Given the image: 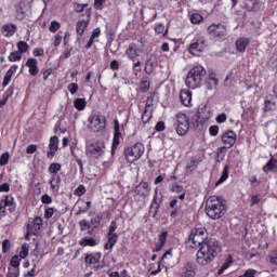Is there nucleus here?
<instances>
[{"label":"nucleus","mask_w":277,"mask_h":277,"mask_svg":"<svg viewBox=\"0 0 277 277\" xmlns=\"http://www.w3.org/2000/svg\"><path fill=\"white\" fill-rule=\"evenodd\" d=\"M186 243L193 250H198L196 254V263L202 267L213 263L217 254L222 252L220 241L215 238H209L205 227L193 228Z\"/></svg>","instance_id":"obj_1"},{"label":"nucleus","mask_w":277,"mask_h":277,"mask_svg":"<svg viewBox=\"0 0 277 277\" xmlns=\"http://www.w3.org/2000/svg\"><path fill=\"white\" fill-rule=\"evenodd\" d=\"M227 208L219 196H210L206 201V214L210 220H220L226 215Z\"/></svg>","instance_id":"obj_2"},{"label":"nucleus","mask_w":277,"mask_h":277,"mask_svg":"<svg viewBox=\"0 0 277 277\" xmlns=\"http://www.w3.org/2000/svg\"><path fill=\"white\" fill-rule=\"evenodd\" d=\"M205 77H207V69L202 65H194L186 76L185 84L189 90H196L202 85Z\"/></svg>","instance_id":"obj_3"},{"label":"nucleus","mask_w":277,"mask_h":277,"mask_svg":"<svg viewBox=\"0 0 277 277\" xmlns=\"http://www.w3.org/2000/svg\"><path fill=\"white\" fill-rule=\"evenodd\" d=\"M146 147L144 143L136 142L132 145H129L124 148V157L128 163H135V161H140L142 159Z\"/></svg>","instance_id":"obj_4"},{"label":"nucleus","mask_w":277,"mask_h":277,"mask_svg":"<svg viewBox=\"0 0 277 277\" xmlns=\"http://www.w3.org/2000/svg\"><path fill=\"white\" fill-rule=\"evenodd\" d=\"M207 34L214 42H222L223 40H226V36H228V28L222 23H213L208 26Z\"/></svg>","instance_id":"obj_5"},{"label":"nucleus","mask_w":277,"mask_h":277,"mask_svg":"<svg viewBox=\"0 0 277 277\" xmlns=\"http://www.w3.org/2000/svg\"><path fill=\"white\" fill-rule=\"evenodd\" d=\"M189 117L184 113H179L176 115L173 127L175 129V132L180 135V137H184V135H187V133H189Z\"/></svg>","instance_id":"obj_6"},{"label":"nucleus","mask_w":277,"mask_h":277,"mask_svg":"<svg viewBox=\"0 0 277 277\" xmlns=\"http://www.w3.org/2000/svg\"><path fill=\"white\" fill-rule=\"evenodd\" d=\"M90 129L94 131V133H103L107 129V118L105 115H93L90 118Z\"/></svg>","instance_id":"obj_7"},{"label":"nucleus","mask_w":277,"mask_h":277,"mask_svg":"<svg viewBox=\"0 0 277 277\" xmlns=\"http://www.w3.org/2000/svg\"><path fill=\"white\" fill-rule=\"evenodd\" d=\"M8 211L9 213H14L16 211V202L14 201V197L6 195L0 200V217H5Z\"/></svg>","instance_id":"obj_8"},{"label":"nucleus","mask_w":277,"mask_h":277,"mask_svg":"<svg viewBox=\"0 0 277 277\" xmlns=\"http://www.w3.org/2000/svg\"><path fill=\"white\" fill-rule=\"evenodd\" d=\"M197 120L194 123V127H200V124H207L211 118H213V111L207 105H203L198 108Z\"/></svg>","instance_id":"obj_9"},{"label":"nucleus","mask_w":277,"mask_h":277,"mask_svg":"<svg viewBox=\"0 0 277 277\" xmlns=\"http://www.w3.org/2000/svg\"><path fill=\"white\" fill-rule=\"evenodd\" d=\"M206 48L207 39H205V37H197L188 45V53H190V55H200Z\"/></svg>","instance_id":"obj_10"},{"label":"nucleus","mask_w":277,"mask_h":277,"mask_svg":"<svg viewBox=\"0 0 277 277\" xmlns=\"http://www.w3.org/2000/svg\"><path fill=\"white\" fill-rule=\"evenodd\" d=\"M85 16H87V19H80L76 23V34L78 38H81V36L85 34V30L90 25V21L92 18V9L85 10Z\"/></svg>","instance_id":"obj_11"},{"label":"nucleus","mask_w":277,"mask_h":277,"mask_svg":"<svg viewBox=\"0 0 277 277\" xmlns=\"http://www.w3.org/2000/svg\"><path fill=\"white\" fill-rule=\"evenodd\" d=\"M142 53H144V48L140 47L137 43H130L126 50V55L132 62H135V60L142 55Z\"/></svg>","instance_id":"obj_12"},{"label":"nucleus","mask_w":277,"mask_h":277,"mask_svg":"<svg viewBox=\"0 0 277 277\" xmlns=\"http://www.w3.org/2000/svg\"><path fill=\"white\" fill-rule=\"evenodd\" d=\"M221 142L224 144L223 147L225 148H233L237 142V133L235 131H226L222 136H221Z\"/></svg>","instance_id":"obj_13"},{"label":"nucleus","mask_w":277,"mask_h":277,"mask_svg":"<svg viewBox=\"0 0 277 277\" xmlns=\"http://www.w3.org/2000/svg\"><path fill=\"white\" fill-rule=\"evenodd\" d=\"M115 123V132L113 137V144H111V155L116 153L118 149V146H120V140H122V133L120 132V122L118 119L114 120Z\"/></svg>","instance_id":"obj_14"},{"label":"nucleus","mask_w":277,"mask_h":277,"mask_svg":"<svg viewBox=\"0 0 277 277\" xmlns=\"http://www.w3.org/2000/svg\"><path fill=\"white\" fill-rule=\"evenodd\" d=\"M101 256H103L101 252L87 253L84 256V263L87 265H94L93 269L96 272L101 269V266L98 265V263H101Z\"/></svg>","instance_id":"obj_15"},{"label":"nucleus","mask_w":277,"mask_h":277,"mask_svg":"<svg viewBox=\"0 0 277 277\" xmlns=\"http://www.w3.org/2000/svg\"><path fill=\"white\" fill-rule=\"evenodd\" d=\"M103 148H105V143L103 142L90 144L87 147V155H90V157H95V159H98V157L103 155Z\"/></svg>","instance_id":"obj_16"},{"label":"nucleus","mask_w":277,"mask_h":277,"mask_svg":"<svg viewBox=\"0 0 277 277\" xmlns=\"http://www.w3.org/2000/svg\"><path fill=\"white\" fill-rule=\"evenodd\" d=\"M42 228V217L36 216L26 225V230H31L32 235H39Z\"/></svg>","instance_id":"obj_17"},{"label":"nucleus","mask_w":277,"mask_h":277,"mask_svg":"<svg viewBox=\"0 0 277 277\" xmlns=\"http://www.w3.org/2000/svg\"><path fill=\"white\" fill-rule=\"evenodd\" d=\"M57 150H60V138L57 136H51L49 142V150L47 153L48 159H53Z\"/></svg>","instance_id":"obj_18"},{"label":"nucleus","mask_w":277,"mask_h":277,"mask_svg":"<svg viewBox=\"0 0 277 277\" xmlns=\"http://www.w3.org/2000/svg\"><path fill=\"white\" fill-rule=\"evenodd\" d=\"M134 193L141 198H146L150 196V185H148V182H141L135 186Z\"/></svg>","instance_id":"obj_19"},{"label":"nucleus","mask_w":277,"mask_h":277,"mask_svg":"<svg viewBox=\"0 0 277 277\" xmlns=\"http://www.w3.org/2000/svg\"><path fill=\"white\" fill-rule=\"evenodd\" d=\"M25 66L28 68V72L30 77H38V72H40V68L38 67V60L35 57H30L26 61Z\"/></svg>","instance_id":"obj_20"},{"label":"nucleus","mask_w":277,"mask_h":277,"mask_svg":"<svg viewBox=\"0 0 277 277\" xmlns=\"http://www.w3.org/2000/svg\"><path fill=\"white\" fill-rule=\"evenodd\" d=\"M264 174H277V158L274 156H271L269 160L266 162V164L262 168Z\"/></svg>","instance_id":"obj_21"},{"label":"nucleus","mask_w":277,"mask_h":277,"mask_svg":"<svg viewBox=\"0 0 277 277\" xmlns=\"http://www.w3.org/2000/svg\"><path fill=\"white\" fill-rule=\"evenodd\" d=\"M155 68H157V55L150 54L149 58L145 63L144 71L146 75H153V72H155Z\"/></svg>","instance_id":"obj_22"},{"label":"nucleus","mask_w":277,"mask_h":277,"mask_svg":"<svg viewBox=\"0 0 277 277\" xmlns=\"http://www.w3.org/2000/svg\"><path fill=\"white\" fill-rule=\"evenodd\" d=\"M170 192L172 194H177V198L179 200H185V187H183V185L179 184L177 182H174L173 184L170 185Z\"/></svg>","instance_id":"obj_23"},{"label":"nucleus","mask_w":277,"mask_h":277,"mask_svg":"<svg viewBox=\"0 0 277 277\" xmlns=\"http://www.w3.org/2000/svg\"><path fill=\"white\" fill-rule=\"evenodd\" d=\"M180 100L184 107H192V91L182 89L180 91Z\"/></svg>","instance_id":"obj_24"},{"label":"nucleus","mask_w":277,"mask_h":277,"mask_svg":"<svg viewBox=\"0 0 277 277\" xmlns=\"http://www.w3.org/2000/svg\"><path fill=\"white\" fill-rule=\"evenodd\" d=\"M167 241H168V232H161L158 235V242L156 243V247L153 249V252H161Z\"/></svg>","instance_id":"obj_25"},{"label":"nucleus","mask_w":277,"mask_h":277,"mask_svg":"<svg viewBox=\"0 0 277 277\" xmlns=\"http://www.w3.org/2000/svg\"><path fill=\"white\" fill-rule=\"evenodd\" d=\"M16 70H18V65H12L9 70L4 74V78L2 81V87L8 88L10 85V81H12V77H14Z\"/></svg>","instance_id":"obj_26"},{"label":"nucleus","mask_w":277,"mask_h":277,"mask_svg":"<svg viewBox=\"0 0 277 277\" xmlns=\"http://www.w3.org/2000/svg\"><path fill=\"white\" fill-rule=\"evenodd\" d=\"M107 242L104 246V250H114V246L118 243V239H120V235L118 234H106Z\"/></svg>","instance_id":"obj_27"},{"label":"nucleus","mask_w":277,"mask_h":277,"mask_svg":"<svg viewBox=\"0 0 277 277\" xmlns=\"http://www.w3.org/2000/svg\"><path fill=\"white\" fill-rule=\"evenodd\" d=\"M98 38H101V28L100 27L93 29V31L91 32L89 41L84 45V49L87 51H89V49H92V45L94 44V42H98Z\"/></svg>","instance_id":"obj_28"},{"label":"nucleus","mask_w":277,"mask_h":277,"mask_svg":"<svg viewBox=\"0 0 277 277\" xmlns=\"http://www.w3.org/2000/svg\"><path fill=\"white\" fill-rule=\"evenodd\" d=\"M250 47V39L246 37H240L236 40V51L238 53H246V49Z\"/></svg>","instance_id":"obj_29"},{"label":"nucleus","mask_w":277,"mask_h":277,"mask_svg":"<svg viewBox=\"0 0 277 277\" xmlns=\"http://www.w3.org/2000/svg\"><path fill=\"white\" fill-rule=\"evenodd\" d=\"M1 34L4 38H12L16 34V25L15 24H4L1 28Z\"/></svg>","instance_id":"obj_30"},{"label":"nucleus","mask_w":277,"mask_h":277,"mask_svg":"<svg viewBox=\"0 0 277 277\" xmlns=\"http://www.w3.org/2000/svg\"><path fill=\"white\" fill-rule=\"evenodd\" d=\"M98 241L92 237H84L79 241V246H82V248H94Z\"/></svg>","instance_id":"obj_31"},{"label":"nucleus","mask_w":277,"mask_h":277,"mask_svg":"<svg viewBox=\"0 0 277 277\" xmlns=\"http://www.w3.org/2000/svg\"><path fill=\"white\" fill-rule=\"evenodd\" d=\"M87 105H88V102L83 97H77L76 100H74V107L78 111H83V109H85Z\"/></svg>","instance_id":"obj_32"},{"label":"nucleus","mask_w":277,"mask_h":277,"mask_svg":"<svg viewBox=\"0 0 277 277\" xmlns=\"http://www.w3.org/2000/svg\"><path fill=\"white\" fill-rule=\"evenodd\" d=\"M229 172H230V166H229V164H226V166L223 168L222 174H221L219 181L216 182V185H222V183H224L225 181H227Z\"/></svg>","instance_id":"obj_33"},{"label":"nucleus","mask_w":277,"mask_h":277,"mask_svg":"<svg viewBox=\"0 0 277 277\" xmlns=\"http://www.w3.org/2000/svg\"><path fill=\"white\" fill-rule=\"evenodd\" d=\"M60 183H62V179L60 177V175L54 174V175L51 176L50 187L53 192H54V189L60 188Z\"/></svg>","instance_id":"obj_34"},{"label":"nucleus","mask_w":277,"mask_h":277,"mask_svg":"<svg viewBox=\"0 0 277 277\" xmlns=\"http://www.w3.org/2000/svg\"><path fill=\"white\" fill-rule=\"evenodd\" d=\"M158 194L157 192L155 193L151 203H150V213H153V210L155 209V214L159 213V209L161 208V203L158 201Z\"/></svg>","instance_id":"obj_35"},{"label":"nucleus","mask_w":277,"mask_h":277,"mask_svg":"<svg viewBox=\"0 0 277 277\" xmlns=\"http://www.w3.org/2000/svg\"><path fill=\"white\" fill-rule=\"evenodd\" d=\"M150 90V80L148 78H143L140 84V92L146 94Z\"/></svg>","instance_id":"obj_36"},{"label":"nucleus","mask_w":277,"mask_h":277,"mask_svg":"<svg viewBox=\"0 0 277 277\" xmlns=\"http://www.w3.org/2000/svg\"><path fill=\"white\" fill-rule=\"evenodd\" d=\"M151 118H153V111L148 110V108L145 107L141 118L143 124H148Z\"/></svg>","instance_id":"obj_37"},{"label":"nucleus","mask_w":277,"mask_h":277,"mask_svg":"<svg viewBox=\"0 0 277 277\" xmlns=\"http://www.w3.org/2000/svg\"><path fill=\"white\" fill-rule=\"evenodd\" d=\"M226 149H227V147H224V146L219 147L216 149V161H217V163L224 161V158L226 157Z\"/></svg>","instance_id":"obj_38"},{"label":"nucleus","mask_w":277,"mask_h":277,"mask_svg":"<svg viewBox=\"0 0 277 277\" xmlns=\"http://www.w3.org/2000/svg\"><path fill=\"white\" fill-rule=\"evenodd\" d=\"M101 222H103V215L97 214L91 219L90 225L93 226V230L101 226Z\"/></svg>","instance_id":"obj_39"},{"label":"nucleus","mask_w":277,"mask_h":277,"mask_svg":"<svg viewBox=\"0 0 277 277\" xmlns=\"http://www.w3.org/2000/svg\"><path fill=\"white\" fill-rule=\"evenodd\" d=\"M62 170V164L60 162H53L49 166L48 172L52 175L57 174Z\"/></svg>","instance_id":"obj_40"},{"label":"nucleus","mask_w":277,"mask_h":277,"mask_svg":"<svg viewBox=\"0 0 277 277\" xmlns=\"http://www.w3.org/2000/svg\"><path fill=\"white\" fill-rule=\"evenodd\" d=\"M230 263H233V260L229 255V258L222 264V266L219 268L217 271V275L222 276V274H224V272H226V269H228V267H230Z\"/></svg>","instance_id":"obj_41"},{"label":"nucleus","mask_w":277,"mask_h":277,"mask_svg":"<svg viewBox=\"0 0 277 277\" xmlns=\"http://www.w3.org/2000/svg\"><path fill=\"white\" fill-rule=\"evenodd\" d=\"M17 53H21L23 55L24 53H27L29 51V44L25 41L17 42Z\"/></svg>","instance_id":"obj_42"},{"label":"nucleus","mask_w":277,"mask_h":277,"mask_svg":"<svg viewBox=\"0 0 277 277\" xmlns=\"http://www.w3.org/2000/svg\"><path fill=\"white\" fill-rule=\"evenodd\" d=\"M8 60L9 62H21V60H23V55L18 51H13L10 53Z\"/></svg>","instance_id":"obj_43"},{"label":"nucleus","mask_w":277,"mask_h":277,"mask_svg":"<svg viewBox=\"0 0 277 277\" xmlns=\"http://www.w3.org/2000/svg\"><path fill=\"white\" fill-rule=\"evenodd\" d=\"M202 21H205V17H202V14L200 13H194L190 16V23H193V25H199V23H202Z\"/></svg>","instance_id":"obj_44"},{"label":"nucleus","mask_w":277,"mask_h":277,"mask_svg":"<svg viewBox=\"0 0 277 277\" xmlns=\"http://www.w3.org/2000/svg\"><path fill=\"white\" fill-rule=\"evenodd\" d=\"M55 215V208H50L48 206L44 207V214L43 217L44 220H51Z\"/></svg>","instance_id":"obj_45"},{"label":"nucleus","mask_w":277,"mask_h":277,"mask_svg":"<svg viewBox=\"0 0 277 277\" xmlns=\"http://www.w3.org/2000/svg\"><path fill=\"white\" fill-rule=\"evenodd\" d=\"M27 256H29V245L24 243L22 246V249H21V252L18 254V258L23 260V259H27Z\"/></svg>","instance_id":"obj_46"},{"label":"nucleus","mask_w":277,"mask_h":277,"mask_svg":"<svg viewBox=\"0 0 277 277\" xmlns=\"http://www.w3.org/2000/svg\"><path fill=\"white\" fill-rule=\"evenodd\" d=\"M5 96L0 100V107H3V105H5V103H8V98H10V96H12L14 94V89L12 87L9 88V90L4 93Z\"/></svg>","instance_id":"obj_47"},{"label":"nucleus","mask_w":277,"mask_h":277,"mask_svg":"<svg viewBox=\"0 0 277 277\" xmlns=\"http://www.w3.org/2000/svg\"><path fill=\"white\" fill-rule=\"evenodd\" d=\"M88 3L81 4L78 2H74V10L77 14H81L82 12L85 11V8H88Z\"/></svg>","instance_id":"obj_48"},{"label":"nucleus","mask_w":277,"mask_h":277,"mask_svg":"<svg viewBox=\"0 0 277 277\" xmlns=\"http://www.w3.org/2000/svg\"><path fill=\"white\" fill-rule=\"evenodd\" d=\"M85 192H88L85 186L82 184H79L78 187L74 190V195L81 198V196L85 195Z\"/></svg>","instance_id":"obj_49"},{"label":"nucleus","mask_w":277,"mask_h":277,"mask_svg":"<svg viewBox=\"0 0 277 277\" xmlns=\"http://www.w3.org/2000/svg\"><path fill=\"white\" fill-rule=\"evenodd\" d=\"M10 250H12V242L10 241V239H4L2 241V253L8 254Z\"/></svg>","instance_id":"obj_50"},{"label":"nucleus","mask_w":277,"mask_h":277,"mask_svg":"<svg viewBox=\"0 0 277 277\" xmlns=\"http://www.w3.org/2000/svg\"><path fill=\"white\" fill-rule=\"evenodd\" d=\"M60 27H62V24H60V22L52 21L49 27V31L51 34H55L60 29Z\"/></svg>","instance_id":"obj_51"},{"label":"nucleus","mask_w":277,"mask_h":277,"mask_svg":"<svg viewBox=\"0 0 277 277\" xmlns=\"http://www.w3.org/2000/svg\"><path fill=\"white\" fill-rule=\"evenodd\" d=\"M117 229H118V224L116 223V221H111L108 226L107 235H118V233H116Z\"/></svg>","instance_id":"obj_52"},{"label":"nucleus","mask_w":277,"mask_h":277,"mask_svg":"<svg viewBox=\"0 0 277 277\" xmlns=\"http://www.w3.org/2000/svg\"><path fill=\"white\" fill-rule=\"evenodd\" d=\"M21 261H23L18 255H13L10 265L12 267L18 268L21 266Z\"/></svg>","instance_id":"obj_53"},{"label":"nucleus","mask_w":277,"mask_h":277,"mask_svg":"<svg viewBox=\"0 0 277 277\" xmlns=\"http://www.w3.org/2000/svg\"><path fill=\"white\" fill-rule=\"evenodd\" d=\"M10 161V153L5 151L0 156V166H8Z\"/></svg>","instance_id":"obj_54"},{"label":"nucleus","mask_w":277,"mask_h":277,"mask_svg":"<svg viewBox=\"0 0 277 277\" xmlns=\"http://www.w3.org/2000/svg\"><path fill=\"white\" fill-rule=\"evenodd\" d=\"M155 32L159 36L166 31V26L162 23H156L154 26Z\"/></svg>","instance_id":"obj_55"},{"label":"nucleus","mask_w":277,"mask_h":277,"mask_svg":"<svg viewBox=\"0 0 277 277\" xmlns=\"http://www.w3.org/2000/svg\"><path fill=\"white\" fill-rule=\"evenodd\" d=\"M184 277H196V271L194 269V267L192 265H187V268L184 273Z\"/></svg>","instance_id":"obj_56"},{"label":"nucleus","mask_w":277,"mask_h":277,"mask_svg":"<svg viewBox=\"0 0 277 277\" xmlns=\"http://www.w3.org/2000/svg\"><path fill=\"white\" fill-rule=\"evenodd\" d=\"M79 226H80V230L85 232L89 230V228H91L92 226L90 225V223L88 222V220L83 219L79 222Z\"/></svg>","instance_id":"obj_57"},{"label":"nucleus","mask_w":277,"mask_h":277,"mask_svg":"<svg viewBox=\"0 0 277 277\" xmlns=\"http://www.w3.org/2000/svg\"><path fill=\"white\" fill-rule=\"evenodd\" d=\"M41 202H42V205H52L53 203V197H51L49 194H43L41 196Z\"/></svg>","instance_id":"obj_58"},{"label":"nucleus","mask_w":277,"mask_h":277,"mask_svg":"<svg viewBox=\"0 0 277 277\" xmlns=\"http://www.w3.org/2000/svg\"><path fill=\"white\" fill-rule=\"evenodd\" d=\"M269 264L271 265H277V250H274L268 255Z\"/></svg>","instance_id":"obj_59"},{"label":"nucleus","mask_w":277,"mask_h":277,"mask_svg":"<svg viewBox=\"0 0 277 277\" xmlns=\"http://www.w3.org/2000/svg\"><path fill=\"white\" fill-rule=\"evenodd\" d=\"M155 92H151L149 93V96L147 97V101H146V104H145V107L150 109V107H153V103L155 101Z\"/></svg>","instance_id":"obj_60"},{"label":"nucleus","mask_w":277,"mask_h":277,"mask_svg":"<svg viewBox=\"0 0 277 277\" xmlns=\"http://www.w3.org/2000/svg\"><path fill=\"white\" fill-rule=\"evenodd\" d=\"M240 277H256V269L249 268V269L245 271V273L242 275H240Z\"/></svg>","instance_id":"obj_61"},{"label":"nucleus","mask_w":277,"mask_h":277,"mask_svg":"<svg viewBox=\"0 0 277 277\" xmlns=\"http://www.w3.org/2000/svg\"><path fill=\"white\" fill-rule=\"evenodd\" d=\"M67 89L70 94H75L76 92H79V84L71 82L68 84Z\"/></svg>","instance_id":"obj_62"},{"label":"nucleus","mask_w":277,"mask_h":277,"mask_svg":"<svg viewBox=\"0 0 277 277\" xmlns=\"http://www.w3.org/2000/svg\"><path fill=\"white\" fill-rule=\"evenodd\" d=\"M261 202V194L252 195L251 196V205L250 207H254Z\"/></svg>","instance_id":"obj_63"},{"label":"nucleus","mask_w":277,"mask_h":277,"mask_svg":"<svg viewBox=\"0 0 277 277\" xmlns=\"http://www.w3.org/2000/svg\"><path fill=\"white\" fill-rule=\"evenodd\" d=\"M34 57H43L44 56V48H36L32 51Z\"/></svg>","instance_id":"obj_64"}]
</instances>
